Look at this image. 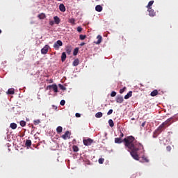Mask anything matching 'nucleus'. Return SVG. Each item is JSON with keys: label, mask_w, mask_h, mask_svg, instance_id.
Returning a JSON list of instances; mask_svg holds the SVG:
<instances>
[{"label": "nucleus", "mask_w": 178, "mask_h": 178, "mask_svg": "<svg viewBox=\"0 0 178 178\" xmlns=\"http://www.w3.org/2000/svg\"><path fill=\"white\" fill-rule=\"evenodd\" d=\"M123 143H124L125 148L128 149V151L131 149H135L136 148H142L143 146L141 143L136 140V138L133 136H127L123 139Z\"/></svg>", "instance_id": "f257e3e1"}, {"label": "nucleus", "mask_w": 178, "mask_h": 178, "mask_svg": "<svg viewBox=\"0 0 178 178\" xmlns=\"http://www.w3.org/2000/svg\"><path fill=\"white\" fill-rule=\"evenodd\" d=\"M129 151L130 152L132 158H134V159H135L136 161H138V159H140V157L138 156V154L137 152L140 151V152L143 154L144 152V146H142V147H137L136 149H133Z\"/></svg>", "instance_id": "f03ea898"}, {"label": "nucleus", "mask_w": 178, "mask_h": 178, "mask_svg": "<svg viewBox=\"0 0 178 178\" xmlns=\"http://www.w3.org/2000/svg\"><path fill=\"white\" fill-rule=\"evenodd\" d=\"M164 127L161 124L153 133V138H156L157 136H159V134H161V133L162 131H163L164 130Z\"/></svg>", "instance_id": "7ed1b4c3"}, {"label": "nucleus", "mask_w": 178, "mask_h": 178, "mask_svg": "<svg viewBox=\"0 0 178 178\" xmlns=\"http://www.w3.org/2000/svg\"><path fill=\"white\" fill-rule=\"evenodd\" d=\"M62 45H63V42H62V40H58L54 44L53 48H54L56 51H58L59 49V47H62Z\"/></svg>", "instance_id": "20e7f679"}, {"label": "nucleus", "mask_w": 178, "mask_h": 178, "mask_svg": "<svg viewBox=\"0 0 178 178\" xmlns=\"http://www.w3.org/2000/svg\"><path fill=\"white\" fill-rule=\"evenodd\" d=\"M172 120H173V118H170L165 122H163L161 125L163 126V127L165 129V127H168L172 124Z\"/></svg>", "instance_id": "39448f33"}, {"label": "nucleus", "mask_w": 178, "mask_h": 178, "mask_svg": "<svg viewBox=\"0 0 178 178\" xmlns=\"http://www.w3.org/2000/svg\"><path fill=\"white\" fill-rule=\"evenodd\" d=\"M93 143H94V140H92L91 138L83 140V145H86V147L91 145V144H92Z\"/></svg>", "instance_id": "423d86ee"}, {"label": "nucleus", "mask_w": 178, "mask_h": 178, "mask_svg": "<svg viewBox=\"0 0 178 178\" xmlns=\"http://www.w3.org/2000/svg\"><path fill=\"white\" fill-rule=\"evenodd\" d=\"M48 51H49V45L46 44V45L41 49V54H42V55H47V54H48Z\"/></svg>", "instance_id": "0eeeda50"}, {"label": "nucleus", "mask_w": 178, "mask_h": 178, "mask_svg": "<svg viewBox=\"0 0 178 178\" xmlns=\"http://www.w3.org/2000/svg\"><path fill=\"white\" fill-rule=\"evenodd\" d=\"M47 88L49 90H51V88H52V90L54 91V92H58V86H56V84L49 85L47 86Z\"/></svg>", "instance_id": "6e6552de"}, {"label": "nucleus", "mask_w": 178, "mask_h": 178, "mask_svg": "<svg viewBox=\"0 0 178 178\" xmlns=\"http://www.w3.org/2000/svg\"><path fill=\"white\" fill-rule=\"evenodd\" d=\"M61 137L63 138V140H67V138H70V132L67 131L65 134L62 135Z\"/></svg>", "instance_id": "1a4fd4ad"}, {"label": "nucleus", "mask_w": 178, "mask_h": 178, "mask_svg": "<svg viewBox=\"0 0 178 178\" xmlns=\"http://www.w3.org/2000/svg\"><path fill=\"white\" fill-rule=\"evenodd\" d=\"M115 101L118 104H122L124 99H123V96L118 95Z\"/></svg>", "instance_id": "9d476101"}, {"label": "nucleus", "mask_w": 178, "mask_h": 178, "mask_svg": "<svg viewBox=\"0 0 178 178\" xmlns=\"http://www.w3.org/2000/svg\"><path fill=\"white\" fill-rule=\"evenodd\" d=\"M147 12H149V15L151 16V17H154V16L156 15V13L152 8H149Z\"/></svg>", "instance_id": "9b49d317"}, {"label": "nucleus", "mask_w": 178, "mask_h": 178, "mask_svg": "<svg viewBox=\"0 0 178 178\" xmlns=\"http://www.w3.org/2000/svg\"><path fill=\"white\" fill-rule=\"evenodd\" d=\"M97 41L95 42V44H99L102 42V36L101 35H98L97 37Z\"/></svg>", "instance_id": "f8f14e48"}, {"label": "nucleus", "mask_w": 178, "mask_h": 178, "mask_svg": "<svg viewBox=\"0 0 178 178\" xmlns=\"http://www.w3.org/2000/svg\"><path fill=\"white\" fill-rule=\"evenodd\" d=\"M54 20L56 24H59V23H60V19L58 16L54 17Z\"/></svg>", "instance_id": "ddd939ff"}, {"label": "nucleus", "mask_w": 178, "mask_h": 178, "mask_svg": "<svg viewBox=\"0 0 178 178\" xmlns=\"http://www.w3.org/2000/svg\"><path fill=\"white\" fill-rule=\"evenodd\" d=\"M59 9L60 12H66V7H65V5H63V3L60 4Z\"/></svg>", "instance_id": "4468645a"}, {"label": "nucleus", "mask_w": 178, "mask_h": 178, "mask_svg": "<svg viewBox=\"0 0 178 178\" xmlns=\"http://www.w3.org/2000/svg\"><path fill=\"white\" fill-rule=\"evenodd\" d=\"M102 9H103V8L102 7L101 5H97L95 7L96 12H102Z\"/></svg>", "instance_id": "2eb2a0df"}, {"label": "nucleus", "mask_w": 178, "mask_h": 178, "mask_svg": "<svg viewBox=\"0 0 178 178\" xmlns=\"http://www.w3.org/2000/svg\"><path fill=\"white\" fill-rule=\"evenodd\" d=\"M133 95V92L129 91L125 96H124V99H129Z\"/></svg>", "instance_id": "dca6fc26"}, {"label": "nucleus", "mask_w": 178, "mask_h": 178, "mask_svg": "<svg viewBox=\"0 0 178 178\" xmlns=\"http://www.w3.org/2000/svg\"><path fill=\"white\" fill-rule=\"evenodd\" d=\"M10 129H12L13 130H16V129H17V124L16 123H11L10 124Z\"/></svg>", "instance_id": "f3484780"}, {"label": "nucleus", "mask_w": 178, "mask_h": 178, "mask_svg": "<svg viewBox=\"0 0 178 178\" xmlns=\"http://www.w3.org/2000/svg\"><path fill=\"white\" fill-rule=\"evenodd\" d=\"M152 5H154V0L150 1L148 3V4H147V10H148V9H152V8H151V7L152 6Z\"/></svg>", "instance_id": "a211bd4d"}, {"label": "nucleus", "mask_w": 178, "mask_h": 178, "mask_svg": "<svg viewBox=\"0 0 178 178\" xmlns=\"http://www.w3.org/2000/svg\"><path fill=\"white\" fill-rule=\"evenodd\" d=\"M123 141H122V138H115V144H122Z\"/></svg>", "instance_id": "6ab92c4d"}, {"label": "nucleus", "mask_w": 178, "mask_h": 178, "mask_svg": "<svg viewBox=\"0 0 178 178\" xmlns=\"http://www.w3.org/2000/svg\"><path fill=\"white\" fill-rule=\"evenodd\" d=\"M66 60V53L63 52L61 55V61L65 62Z\"/></svg>", "instance_id": "aec40b11"}, {"label": "nucleus", "mask_w": 178, "mask_h": 178, "mask_svg": "<svg viewBox=\"0 0 178 178\" xmlns=\"http://www.w3.org/2000/svg\"><path fill=\"white\" fill-rule=\"evenodd\" d=\"M7 94H8L10 95H13V94H15V89H13V88L8 89Z\"/></svg>", "instance_id": "412c9836"}, {"label": "nucleus", "mask_w": 178, "mask_h": 178, "mask_svg": "<svg viewBox=\"0 0 178 178\" xmlns=\"http://www.w3.org/2000/svg\"><path fill=\"white\" fill-rule=\"evenodd\" d=\"M79 63L80 60H79V58H76L73 61V66H79Z\"/></svg>", "instance_id": "4be33fe9"}, {"label": "nucleus", "mask_w": 178, "mask_h": 178, "mask_svg": "<svg viewBox=\"0 0 178 178\" xmlns=\"http://www.w3.org/2000/svg\"><path fill=\"white\" fill-rule=\"evenodd\" d=\"M157 94H158V90H154L151 92L150 95L151 97H156Z\"/></svg>", "instance_id": "5701e85b"}, {"label": "nucleus", "mask_w": 178, "mask_h": 178, "mask_svg": "<svg viewBox=\"0 0 178 178\" xmlns=\"http://www.w3.org/2000/svg\"><path fill=\"white\" fill-rule=\"evenodd\" d=\"M63 130V128L60 126L56 128V131L58 134H60V133H62Z\"/></svg>", "instance_id": "b1692460"}, {"label": "nucleus", "mask_w": 178, "mask_h": 178, "mask_svg": "<svg viewBox=\"0 0 178 178\" xmlns=\"http://www.w3.org/2000/svg\"><path fill=\"white\" fill-rule=\"evenodd\" d=\"M25 145L26 147H31V140H26Z\"/></svg>", "instance_id": "393cba45"}, {"label": "nucleus", "mask_w": 178, "mask_h": 178, "mask_svg": "<svg viewBox=\"0 0 178 178\" xmlns=\"http://www.w3.org/2000/svg\"><path fill=\"white\" fill-rule=\"evenodd\" d=\"M38 17L39 19H45L46 16H45V14L41 13V14H39V15H38Z\"/></svg>", "instance_id": "a878e982"}, {"label": "nucleus", "mask_w": 178, "mask_h": 178, "mask_svg": "<svg viewBox=\"0 0 178 178\" xmlns=\"http://www.w3.org/2000/svg\"><path fill=\"white\" fill-rule=\"evenodd\" d=\"M108 124L110 127H113V126H115V124L113 123V120H112V119H110L108 120Z\"/></svg>", "instance_id": "bb28decb"}, {"label": "nucleus", "mask_w": 178, "mask_h": 178, "mask_svg": "<svg viewBox=\"0 0 178 178\" xmlns=\"http://www.w3.org/2000/svg\"><path fill=\"white\" fill-rule=\"evenodd\" d=\"M72 149L74 152H79V147H77V145H74L72 147Z\"/></svg>", "instance_id": "cd10ccee"}, {"label": "nucleus", "mask_w": 178, "mask_h": 178, "mask_svg": "<svg viewBox=\"0 0 178 178\" xmlns=\"http://www.w3.org/2000/svg\"><path fill=\"white\" fill-rule=\"evenodd\" d=\"M102 112H98L95 114V118H102Z\"/></svg>", "instance_id": "c85d7f7f"}, {"label": "nucleus", "mask_w": 178, "mask_h": 178, "mask_svg": "<svg viewBox=\"0 0 178 178\" xmlns=\"http://www.w3.org/2000/svg\"><path fill=\"white\" fill-rule=\"evenodd\" d=\"M66 52H67V55H70V54L72 53V49L70 47H67Z\"/></svg>", "instance_id": "c756f323"}, {"label": "nucleus", "mask_w": 178, "mask_h": 178, "mask_svg": "<svg viewBox=\"0 0 178 178\" xmlns=\"http://www.w3.org/2000/svg\"><path fill=\"white\" fill-rule=\"evenodd\" d=\"M19 124H20V126H22V127H24V126H26V121H24V120L20 121Z\"/></svg>", "instance_id": "7c9ffc66"}, {"label": "nucleus", "mask_w": 178, "mask_h": 178, "mask_svg": "<svg viewBox=\"0 0 178 178\" xmlns=\"http://www.w3.org/2000/svg\"><path fill=\"white\" fill-rule=\"evenodd\" d=\"M77 54H79V48H75L73 52V55L74 56H76V55H77Z\"/></svg>", "instance_id": "2f4dec72"}, {"label": "nucleus", "mask_w": 178, "mask_h": 178, "mask_svg": "<svg viewBox=\"0 0 178 178\" xmlns=\"http://www.w3.org/2000/svg\"><path fill=\"white\" fill-rule=\"evenodd\" d=\"M41 123V121L40 120H36L33 121V124L35 126H37L38 124H40Z\"/></svg>", "instance_id": "473e14b6"}, {"label": "nucleus", "mask_w": 178, "mask_h": 178, "mask_svg": "<svg viewBox=\"0 0 178 178\" xmlns=\"http://www.w3.org/2000/svg\"><path fill=\"white\" fill-rule=\"evenodd\" d=\"M86 37H87V35H79V38H80V40H81V41H83V40H86Z\"/></svg>", "instance_id": "72a5a7b5"}, {"label": "nucleus", "mask_w": 178, "mask_h": 178, "mask_svg": "<svg viewBox=\"0 0 178 178\" xmlns=\"http://www.w3.org/2000/svg\"><path fill=\"white\" fill-rule=\"evenodd\" d=\"M104 161H105V159L104 158L99 159V163H100V165H102V163H104Z\"/></svg>", "instance_id": "f704fd0d"}, {"label": "nucleus", "mask_w": 178, "mask_h": 178, "mask_svg": "<svg viewBox=\"0 0 178 178\" xmlns=\"http://www.w3.org/2000/svg\"><path fill=\"white\" fill-rule=\"evenodd\" d=\"M142 159H143V162H147V163L149 162V160H148V159L145 156H143Z\"/></svg>", "instance_id": "c9c22d12"}, {"label": "nucleus", "mask_w": 178, "mask_h": 178, "mask_svg": "<svg viewBox=\"0 0 178 178\" xmlns=\"http://www.w3.org/2000/svg\"><path fill=\"white\" fill-rule=\"evenodd\" d=\"M127 88L124 87L123 88L120 90V94H123L124 91H126Z\"/></svg>", "instance_id": "e433bc0d"}, {"label": "nucleus", "mask_w": 178, "mask_h": 178, "mask_svg": "<svg viewBox=\"0 0 178 178\" xmlns=\"http://www.w3.org/2000/svg\"><path fill=\"white\" fill-rule=\"evenodd\" d=\"M75 22L76 19H74V18L70 19V23H71L72 24H74Z\"/></svg>", "instance_id": "4c0bfd02"}, {"label": "nucleus", "mask_w": 178, "mask_h": 178, "mask_svg": "<svg viewBox=\"0 0 178 178\" xmlns=\"http://www.w3.org/2000/svg\"><path fill=\"white\" fill-rule=\"evenodd\" d=\"M76 30L78 33H81V31H83V28H81V26H78Z\"/></svg>", "instance_id": "58836bf2"}, {"label": "nucleus", "mask_w": 178, "mask_h": 178, "mask_svg": "<svg viewBox=\"0 0 178 178\" xmlns=\"http://www.w3.org/2000/svg\"><path fill=\"white\" fill-rule=\"evenodd\" d=\"M166 149L167 151H168V152H170V151H172V147L170 145H168L166 147Z\"/></svg>", "instance_id": "ea45409f"}, {"label": "nucleus", "mask_w": 178, "mask_h": 178, "mask_svg": "<svg viewBox=\"0 0 178 178\" xmlns=\"http://www.w3.org/2000/svg\"><path fill=\"white\" fill-rule=\"evenodd\" d=\"M112 113H113V109H110L108 113H107V115H112Z\"/></svg>", "instance_id": "a19ab883"}, {"label": "nucleus", "mask_w": 178, "mask_h": 178, "mask_svg": "<svg viewBox=\"0 0 178 178\" xmlns=\"http://www.w3.org/2000/svg\"><path fill=\"white\" fill-rule=\"evenodd\" d=\"M111 97H116V92L115 91L111 92Z\"/></svg>", "instance_id": "79ce46f5"}, {"label": "nucleus", "mask_w": 178, "mask_h": 178, "mask_svg": "<svg viewBox=\"0 0 178 178\" xmlns=\"http://www.w3.org/2000/svg\"><path fill=\"white\" fill-rule=\"evenodd\" d=\"M65 104H66V102L65 100H61L60 102V104L63 106L65 105Z\"/></svg>", "instance_id": "37998d69"}, {"label": "nucleus", "mask_w": 178, "mask_h": 178, "mask_svg": "<svg viewBox=\"0 0 178 178\" xmlns=\"http://www.w3.org/2000/svg\"><path fill=\"white\" fill-rule=\"evenodd\" d=\"M59 87H60V90H66L65 86H63V85L59 84Z\"/></svg>", "instance_id": "c03bdc74"}, {"label": "nucleus", "mask_w": 178, "mask_h": 178, "mask_svg": "<svg viewBox=\"0 0 178 178\" xmlns=\"http://www.w3.org/2000/svg\"><path fill=\"white\" fill-rule=\"evenodd\" d=\"M123 137H124V134L123 132L120 131V138H123Z\"/></svg>", "instance_id": "a18cd8bd"}, {"label": "nucleus", "mask_w": 178, "mask_h": 178, "mask_svg": "<svg viewBox=\"0 0 178 178\" xmlns=\"http://www.w3.org/2000/svg\"><path fill=\"white\" fill-rule=\"evenodd\" d=\"M75 116H76V118H81V114H80V113H76L75 114Z\"/></svg>", "instance_id": "49530a36"}, {"label": "nucleus", "mask_w": 178, "mask_h": 178, "mask_svg": "<svg viewBox=\"0 0 178 178\" xmlns=\"http://www.w3.org/2000/svg\"><path fill=\"white\" fill-rule=\"evenodd\" d=\"M54 23H55V22H54V21H50V22H49V25H50V26H54Z\"/></svg>", "instance_id": "de8ad7c7"}, {"label": "nucleus", "mask_w": 178, "mask_h": 178, "mask_svg": "<svg viewBox=\"0 0 178 178\" xmlns=\"http://www.w3.org/2000/svg\"><path fill=\"white\" fill-rule=\"evenodd\" d=\"M53 109H54V111H57L58 110V106L53 105Z\"/></svg>", "instance_id": "09e8293b"}, {"label": "nucleus", "mask_w": 178, "mask_h": 178, "mask_svg": "<svg viewBox=\"0 0 178 178\" xmlns=\"http://www.w3.org/2000/svg\"><path fill=\"white\" fill-rule=\"evenodd\" d=\"M80 45H81V47H83V45H86V43L81 42V43L80 44Z\"/></svg>", "instance_id": "8fccbe9b"}, {"label": "nucleus", "mask_w": 178, "mask_h": 178, "mask_svg": "<svg viewBox=\"0 0 178 178\" xmlns=\"http://www.w3.org/2000/svg\"><path fill=\"white\" fill-rule=\"evenodd\" d=\"M141 126H142V127H144L145 126V122H143Z\"/></svg>", "instance_id": "3c124183"}, {"label": "nucleus", "mask_w": 178, "mask_h": 178, "mask_svg": "<svg viewBox=\"0 0 178 178\" xmlns=\"http://www.w3.org/2000/svg\"><path fill=\"white\" fill-rule=\"evenodd\" d=\"M50 83H54V80L50 79Z\"/></svg>", "instance_id": "603ef678"}, {"label": "nucleus", "mask_w": 178, "mask_h": 178, "mask_svg": "<svg viewBox=\"0 0 178 178\" xmlns=\"http://www.w3.org/2000/svg\"><path fill=\"white\" fill-rule=\"evenodd\" d=\"M1 33H2V31L0 29V34H1Z\"/></svg>", "instance_id": "864d4df0"}, {"label": "nucleus", "mask_w": 178, "mask_h": 178, "mask_svg": "<svg viewBox=\"0 0 178 178\" xmlns=\"http://www.w3.org/2000/svg\"><path fill=\"white\" fill-rule=\"evenodd\" d=\"M96 1H99V0H96Z\"/></svg>", "instance_id": "5fc2aeb1"}]
</instances>
